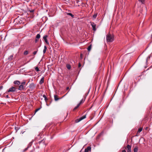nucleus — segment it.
Masks as SVG:
<instances>
[{
    "label": "nucleus",
    "instance_id": "obj_15",
    "mask_svg": "<svg viewBox=\"0 0 152 152\" xmlns=\"http://www.w3.org/2000/svg\"><path fill=\"white\" fill-rule=\"evenodd\" d=\"M81 65L80 63H79L78 64V68L77 69V70L79 71V72L81 70V68H80V67L81 66Z\"/></svg>",
    "mask_w": 152,
    "mask_h": 152
},
{
    "label": "nucleus",
    "instance_id": "obj_37",
    "mask_svg": "<svg viewBox=\"0 0 152 152\" xmlns=\"http://www.w3.org/2000/svg\"><path fill=\"white\" fill-rule=\"evenodd\" d=\"M138 1H140V2H142V3H143L144 1V0H138Z\"/></svg>",
    "mask_w": 152,
    "mask_h": 152
},
{
    "label": "nucleus",
    "instance_id": "obj_33",
    "mask_svg": "<svg viewBox=\"0 0 152 152\" xmlns=\"http://www.w3.org/2000/svg\"><path fill=\"white\" fill-rule=\"evenodd\" d=\"M34 10H28V11H29L30 12L32 13L34 12Z\"/></svg>",
    "mask_w": 152,
    "mask_h": 152
},
{
    "label": "nucleus",
    "instance_id": "obj_20",
    "mask_svg": "<svg viewBox=\"0 0 152 152\" xmlns=\"http://www.w3.org/2000/svg\"><path fill=\"white\" fill-rule=\"evenodd\" d=\"M34 141L33 140L32 141H31V142H30L29 143V144H28V146L27 147H28V148H29L31 146V145H32V142H33V141Z\"/></svg>",
    "mask_w": 152,
    "mask_h": 152
},
{
    "label": "nucleus",
    "instance_id": "obj_22",
    "mask_svg": "<svg viewBox=\"0 0 152 152\" xmlns=\"http://www.w3.org/2000/svg\"><path fill=\"white\" fill-rule=\"evenodd\" d=\"M43 97L44 98L45 100V101L46 102H47V101L48 100V99L47 98L46 96L45 95H43Z\"/></svg>",
    "mask_w": 152,
    "mask_h": 152
},
{
    "label": "nucleus",
    "instance_id": "obj_5",
    "mask_svg": "<svg viewBox=\"0 0 152 152\" xmlns=\"http://www.w3.org/2000/svg\"><path fill=\"white\" fill-rule=\"evenodd\" d=\"M90 23L91 24V25L92 26L93 30L94 31H95L96 30V24L93 22H90Z\"/></svg>",
    "mask_w": 152,
    "mask_h": 152
},
{
    "label": "nucleus",
    "instance_id": "obj_28",
    "mask_svg": "<svg viewBox=\"0 0 152 152\" xmlns=\"http://www.w3.org/2000/svg\"><path fill=\"white\" fill-rule=\"evenodd\" d=\"M28 54V51L27 50L24 51L23 54L24 55H26Z\"/></svg>",
    "mask_w": 152,
    "mask_h": 152
},
{
    "label": "nucleus",
    "instance_id": "obj_4",
    "mask_svg": "<svg viewBox=\"0 0 152 152\" xmlns=\"http://www.w3.org/2000/svg\"><path fill=\"white\" fill-rule=\"evenodd\" d=\"M16 88L12 86L7 91L8 92H14L16 91Z\"/></svg>",
    "mask_w": 152,
    "mask_h": 152
},
{
    "label": "nucleus",
    "instance_id": "obj_52",
    "mask_svg": "<svg viewBox=\"0 0 152 152\" xmlns=\"http://www.w3.org/2000/svg\"><path fill=\"white\" fill-rule=\"evenodd\" d=\"M53 137H51V139H52V138H53Z\"/></svg>",
    "mask_w": 152,
    "mask_h": 152
},
{
    "label": "nucleus",
    "instance_id": "obj_50",
    "mask_svg": "<svg viewBox=\"0 0 152 152\" xmlns=\"http://www.w3.org/2000/svg\"><path fill=\"white\" fill-rule=\"evenodd\" d=\"M80 152H83L82 151V150H81V151H80Z\"/></svg>",
    "mask_w": 152,
    "mask_h": 152
},
{
    "label": "nucleus",
    "instance_id": "obj_10",
    "mask_svg": "<svg viewBox=\"0 0 152 152\" xmlns=\"http://www.w3.org/2000/svg\"><path fill=\"white\" fill-rule=\"evenodd\" d=\"M45 139L43 138L42 140L38 142V143L39 144H40L41 143H42L44 145H45Z\"/></svg>",
    "mask_w": 152,
    "mask_h": 152
},
{
    "label": "nucleus",
    "instance_id": "obj_14",
    "mask_svg": "<svg viewBox=\"0 0 152 152\" xmlns=\"http://www.w3.org/2000/svg\"><path fill=\"white\" fill-rule=\"evenodd\" d=\"M138 150V148L137 146H136L134 149V152H137Z\"/></svg>",
    "mask_w": 152,
    "mask_h": 152
},
{
    "label": "nucleus",
    "instance_id": "obj_44",
    "mask_svg": "<svg viewBox=\"0 0 152 152\" xmlns=\"http://www.w3.org/2000/svg\"><path fill=\"white\" fill-rule=\"evenodd\" d=\"M103 133L102 132H101V133H100L99 135V136H100L101 135H102Z\"/></svg>",
    "mask_w": 152,
    "mask_h": 152
},
{
    "label": "nucleus",
    "instance_id": "obj_26",
    "mask_svg": "<svg viewBox=\"0 0 152 152\" xmlns=\"http://www.w3.org/2000/svg\"><path fill=\"white\" fill-rule=\"evenodd\" d=\"M91 48V45H90L87 48V49L88 51H90Z\"/></svg>",
    "mask_w": 152,
    "mask_h": 152
},
{
    "label": "nucleus",
    "instance_id": "obj_30",
    "mask_svg": "<svg viewBox=\"0 0 152 152\" xmlns=\"http://www.w3.org/2000/svg\"><path fill=\"white\" fill-rule=\"evenodd\" d=\"M81 121L80 118L79 119H77L75 120V122L76 123H77L80 122Z\"/></svg>",
    "mask_w": 152,
    "mask_h": 152
},
{
    "label": "nucleus",
    "instance_id": "obj_51",
    "mask_svg": "<svg viewBox=\"0 0 152 152\" xmlns=\"http://www.w3.org/2000/svg\"><path fill=\"white\" fill-rule=\"evenodd\" d=\"M151 38H152V33L151 35Z\"/></svg>",
    "mask_w": 152,
    "mask_h": 152
},
{
    "label": "nucleus",
    "instance_id": "obj_54",
    "mask_svg": "<svg viewBox=\"0 0 152 152\" xmlns=\"http://www.w3.org/2000/svg\"><path fill=\"white\" fill-rule=\"evenodd\" d=\"M151 67H152V65L151 66Z\"/></svg>",
    "mask_w": 152,
    "mask_h": 152
},
{
    "label": "nucleus",
    "instance_id": "obj_45",
    "mask_svg": "<svg viewBox=\"0 0 152 152\" xmlns=\"http://www.w3.org/2000/svg\"><path fill=\"white\" fill-rule=\"evenodd\" d=\"M13 57V56H12V55H11V56H10V58H11V59H12V58Z\"/></svg>",
    "mask_w": 152,
    "mask_h": 152
},
{
    "label": "nucleus",
    "instance_id": "obj_7",
    "mask_svg": "<svg viewBox=\"0 0 152 152\" xmlns=\"http://www.w3.org/2000/svg\"><path fill=\"white\" fill-rule=\"evenodd\" d=\"M48 37V36L47 35H44L43 37V39L44 40L45 42L46 43L47 45H49V43L47 39V37Z\"/></svg>",
    "mask_w": 152,
    "mask_h": 152
},
{
    "label": "nucleus",
    "instance_id": "obj_12",
    "mask_svg": "<svg viewBox=\"0 0 152 152\" xmlns=\"http://www.w3.org/2000/svg\"><path fill=\"white\" fill-rule=\"evenodd\" d=\"M54 100L55 101H58V100L60 99V98H59L58 97V96L57 95H54Z\"/></svg>",
    "mask_w": 152,
    "mask_h": 152
},
{
    "label": "nucleus",
    "instance_id": "obj_34",
    "mask_svg": "<svg viewBox=\"0 0 152 152\" xmlns=\"http://www.w3.org/2000/svg\"><path fill=\"white\" fill-rule=\"evenodd\" d=\"M19 129V128L18 127H15V129L17 132Z\"/></svg>",
    "mask_w": 152,
    "mask_h": 152
},
{
    "label": "nucleus",
    "instance_id": "obj_11",
    "mask_svg": "<svg viewBox=\"0 0 152 152\" xmlns=\"http://www.w3.org/2000/svg\"><path fill=\"white\" fill-rule=\"evenodd\" d=\"M13 83L15 85H19L20 84V82L19 80H15L14 81Z\"/></svg>",
    "mask_w": 152,
    "mask_h": 152
},
{
    "label": "nucleus",
    "instance_id": "obj_17",
    "mask_svg": "<svg viewBox=\"0 0 152 152\" xmlns=\"http://www.w3.org/2000/svg\"><path fill=\"white\" fill-rule=\"evenodd\" d=\"M85 99L83 100V99H82L80 101V103L78 104L80 106V105L83 103L85 101Z\"/></svg>",
    "mask_w": 152,
    "mask_h": 152
},
{
    "label": "nucleus",
    "instance_id": "obj_42",
    "mask_svg": "<svg viewBox=\"0 0 152 152\" xmlns=\"http://www.w3.org/2000/svg\"><path fill=\"white\" fill-rule=\"evenodd\" d=\"M82 56H83V54H82L81 53L80 55V57L81 59L82 58Z\"/></svg>",
    "mask_w": 152,
    "mask_h": 152
},
{
    "label": "nucleus",
    "instance_id": "obj_29",
    "mask_svg": "<svg viewBox=\"0 0 152 152\" xmlns=\"http://www.w3.org/2000/svg\"><path fill=\"white\" fill-rule=\"evenodd\" d=\"M40 37V35L39 34H38L36 36V38L39 39Z\"/></svg>",
    "mask_w": 152,
    "mask_h": 152
},
{
    "label": "nucleus",
    "instance_id": "obj_38",
    "mask_svg": "<svg viewBox=\"0 0 152 152\" xmlns=\"http://www.w3.org/2000/svg\"><path fill=\"white\" fill-rule=\"evenodd\" d=\"M28 148H29L28 147H27L26 148H25V149H24L23 151H26L28 149Z\"/></svg>",
    "mask_w": 152,
    "mask_h": 152
},
{
    "label": "nucleus",
    "instance_id": "obj_25",
    "mask_svg": "<svg viewBox=\"0 0 152 152\" xmlns=\"http://www.w3.org/2000/svg\"><path fill=\"white\" fill-rule=\"evenodd\" d=\"M66 67L67 68L69 69H70L71 68V66L69 64H67L66 65Z\"/></svg>",
    "mask_w": 152,
    "mask_h": 152
},
{
    "label": "nucleus",
    "instance_id": "obj_16",
    "mask_svg": "<svg viewBox=\"0 0 152 152\" xmlns=\"http://www.w3.org/2000/svg\"><path fill=\"white\" fill-rule=\"evenodd\" d=\"M47 49V47L45 45L44 47V49L43 50V53L44 54L45 53Z\"/></svg>",
    "mask_w": 152,
    "mask_h": 152
},
{
    "label": "nucleus",
    "instance_id": "obj_46",
    "mask_svg": "<svg viewBox=\"0 0 152 152\" xmlns=\"http://www.w3.org/2000/svg\"><path fill=\"white\" fill-rule=\"evenodd\" d=\"M69 87H67L66 88V90H68V89H69Z\"/></svg>",
    "mask_w": 152,
    "mask_h": 152
},
{
    "label": "nucleus",
    "instance_id": "obj_43",
    "mask_svg": "<svg viewBox=\"0 0 152 152\" xmlns=\"http://www.w3.org/2000/svg\"><path fill=\"white\" fill-rule=\"evenodd\" d=\"M3 86H0V90H1L2 88H3Z\"/></svg>",
    "mask_w": 152,
    "mask_h": 152
},
{
    "label": "nucleus",
    "instance_id": "obj_49",
    "mask_svg": "<svg viewBox=\"0 0 152 152\" xmlns=\"http://www.w3.org/2000/svg\"><path fill=\"white\" fill-rule=\"evenodd\" d=\"M33 58H31L30 59V60H31Z\"/></svg>",
    "mask_w": 152,
    "mask_h": 152
},
{
    "label": "nucleus",
    "instance_id": "obj_21",
    "mask_svg": "<svg viewBox=\"0 0 152 152\" xmlns=\"http://www.w3.org/2000/svg\"><path fill=\"white\" fill-rule=\"evenodd\" d=\"M142 128H140L138 130L137 132V134L139 133L140 132L142 131Z\"/></svg>",
    "mask_w": 152,
    "mask_h": 152
},
{
    "label": "nucleus",
    "instance_id": "obj_19",
    "mask_svg": "<svg viewBox=\"0 0 152 152\" xmlns=\"http://www.w3.org/2000/svg\"><path fill=\"white\" fill-rule=\"evenodd\" d=\"M34 141L33 140L32 141H31V142H30L29 143V144H28V146L27 147H28V148H29L31 146V145H32V142H33V141Z\"/></svg>",
    "mask_w": 152,
    "mask_h": 152
},
{
    "label": "nucleus",
    "instance_id": "obj_9",
    "mask_svg": "<svg viewBox=\"0 0 152 152\" xmlns=\"http://www.w3.org/2000/svg\"><path fill=\"white\" fill-rule=\"evenodd\" d=\"M91 148L90 146H88L85 149V152H90L91 151Z\"/></svg>",
    "mask_w": 152,
    "mask_h": 152
},
{
    "label": "nucleus",
    "instance_id": "obj_40",
    "mask_svg": "<svg viewBox=\"0 0 152 152\" xmlns=\"http://www.w3.org/2000/svg\"><path fill=\"white\" fill-rule=\"evenodd\" d=\"M150 56H148V57L147 58L146 60V62H147V61H148V58L150 59Z\"/></svg>",
    "mask_w": 152,
    "mask_h": 152
},
{
    "label": "nucleus",
    "instance_id": "obj_35",
    "mask_svg": "<svg viewBox=\"0 0 152 152\" xmlns=\"http://www.w3.org/2000/svg\"><path fill=\"white\" fill-rule=\"evenodd\" d=\"M29 152H36L35 148H33Z\"/></svg>",
    "mask_w": 152,
    "mask_h": 152
},
{
    "label": "nucleus",
    "instance_id": "obj_32",
    "mask_svg": "<svg viewBox=\"0 0 152 152\" xmlns=\"http://www.w3.org/2000/svg\"><path fill=\"white\" fill-rule=\"evenodd\" d=\"M38 51V49H37V50H36V51H34V52H33V54L34 55H36V54H37V52Z\"/></svg>",
    "mask_w": 152,
    "mask_h": 152
},
{
    "label": "nucleus",
    "instance_id": "obj_53",
    "mask_svg": "<svg viewBox=\"0 0 152 152\" xmlns=\"http://www.w3.org/2000/svg\"><path fill=\"white\" fill-rule=\"evenodd\" d=\"M47 105H48V106L49 105H48V104H47Z\"/></svg>",
    "mask_w": 152,
    "mask_h": 152
},
{
    "label": "nucleus",
    "instance_id": "obj_39",
    "mask_svg": "<svg viewBox=\"0 0 152 152\" xmlns=\"http://www.w3.org/2000/svg\"><path fill=\"white\" fill-rule=\"evenodd\" d=\"M38 39H35V42L36 43H37V42L38 41Z\"/></svg>",
    "mask_w": 152,
    "mask_h": 152
},
{
    "label": "nucleus",
    "instance_id": "obj_1",
    "mask_svg": "<svg viewBox=\"0 0 152 152\" xmlns=\"http://www.w3.org/2000/svg\"><path fill=\"white\" fill-rule=\"evenodd\" d=\"M114 39L113 35L109 33L106 35V40L107 42H113Z\"/></svg>",
    "mask_w": 152,
    "mask_h": 152
},
{
    "label": "nucleus",
    "instance_id": "obj_47",
    "mask_svg": "<svg viewBox=\"0 0 152 152\" xmlns=\"http://www.w3.org/2000/svg\"><path fill=\"white\" fill-rule=\"evenodd\" d=\"M122 152H126V151L124 150L122 151Z\"/></svg>",
    "mask_w": 152,
    "mask_h": 152
},
{
    "label": "nucleus",
    "instance_id": "obj_2",
    "mask_svg": "<svg viewBox=\"0 0 152 152\" xmlns=\"http://www.w3.org/2000/svg\"><path fill=\"white\" fill-rule=\"evenodd\" d=\"M20 85L19 86L18 89L20 91H22L24 89L26 88V82H23L20 83Z\"/></svg>",
    "mask_w": 152,
    "mask_h": 152
},
{
    "label": "nucleus",
    "instance_id": "obj_6",
    "mask_svg": "<svg viewBox=\"0 0 152 152\" xmlns=\"http://www.w3.org/2000/svg\"><path fill=\"white\" fill-rule=\"evenodd\" d=\"M36 87L35 85L33 83H32L29 86V88L32 90L34 89Z\"/></svg>",
    "mask_w": 152,
    "mask_h": 152
},
{
    "label": "nucleus",
    "instance_id": "obj_41",
    "mask_svg": "<svg viewBox=\"0 0 152 152\" xmlns=\"http://www.w3.org/2000/svg\"><path fill=\"white\" fill-rule=\"evenodd\" d=\"M5 97L7 98H10V97L9 96V95H7Z\"/></svg>",
    "mask_w": 152,
    "mask_h": 152
},
{
    "label": "nucleus",
    "instance_id": "obj_13",
    "mask_svg": "<svg viewBox=\"0 0 152 152\" xmlns=\"http://www.w3.org/2000/svg\"><path fill=\"white\" fill-rule=\"evenodd\" d=\"M44 77H43L40 80L39 83L40 84H41L43 83L44 82Z\"/></svg>",
    "mask_w": 152,
    "mask_h": 152
},
{
    "label": "nucleus",
    "instance_id": "obj_18",
    "mask_svg": "<svg viewBox=\"0 0 152 152\" xmlns=\"http://www.w3.org/2000/svg\"><path fill=\"white\" fill-rule=\"evenodd\" d=\"M66 14L67 15H70L72 18H74V15L70 13H67Z\"/></svg>",
    "mask_w": 152,
    "mask_h": 152
},
{
    "label": "nucleus",
    "instance_id": "obj_31",
    "mask_svg": "<svg viewBox=\"0 0 152 152\" xmlns=\"http://www.w3.org/2000/svg\"><path fill=\"white\" fill-rule=\"evenodd\" d=\"M35 69L37 72H38L40 71L38 67H35Z\"/></svg>",
    "mask_w": 152,
    "mask_h": 152
},
{
    "label": "nucleus",
    "instance_id": "obj_24",
    "mask_svg": "<svg viewBox=\"0 0 152 152\" xmlns=\"http://www.w3.org/2000/svg\"><path fill=\"white\" fill-rule=\"evenodd\" d=\"M86 115H84L83 116L81 117L80 118L81 121L83 119H84L86 118Z\"/></svg>",
    "mask_w": 152,
    "mask_h": 152
},
{
    "label": "nucleus",
    "instance_id": "obj_36",
    "mask_svg": "<svg viewBox=\"0 0 152 152\" xmlns=\"http://www.w3.org/2000/svg\"><path fill=\"white\" fill-rule=\"evenodd\" d=\"M41 107H40V108H39L37 109H36L35 110V113L37 112V111H38V110H39L40 109H41Z\"/></svg>",
    "mask_w": 152,
    "mask_h": 152
},
{
    "label": "nucleus",
    "instance_id": "obj_8",
    "mask_svg": "<svg viewBox=\"0 0 152 152\" xmlns=\"http://www.w3.org/2000/svg\"><path fill=\"white\" fill-rule=\"evenodd\" d=\"M131 146L128 144L126 147V150L127 152H131Z\"/></svg>",
    "mask_w": 152,
    "mask_h": 152
},
{
    "label": "nucleus",
    "instance_id": "obj_27",
    "mask_svg": "<svg viewBox=\"0 0 152 152\" xmlns=\"http://www.w3.org/2000/svg\"><path fill=\"white\" fill-rule=\"evenodd\" d=\"M80 106V105L78 104L73 109V111L77 109Z\"/></svg>",
    "mask_w": 152,
    "mask_h": 152
},
{
    "label": "nucleus",
    "instance_id": "obj_3",
    "mask_svg": "<svg viewBox=\"0 0 152 152\" xmlns=\"http://www.w3.org/2000/svg\"><path fill=\"white\" fill-rule=\"evenodd\" d=\"M38 0H33L31 4L33 5L36 6V7L38 6L39 5V2H38Z\"/></svg>",
    "mask_w": 152,
    "mask_h": 152
},
{
    "label": "nucleus",
    "instance_id": "obj_48",
    "mask_svg": "<svg viewBox=\"0 0 152 152\" xmlns=\"http://www.w3.org/2000/svg\"><path fill=\"white\" fill-rule=\"evenodd\" d=\"M30 60L29 61H27V63H28L29 62H30Z\"/></svg>",
    "mask_w": 152,
    "mask_h": 152
},
{
    "label": "nucleus",
    "instance_id": "obj_23",
    "mask_svg": "<svg viewBox=\"0 0 152 152\" xmlns=\"http://www.w3.org/2000/svg\"><path fill=\"white\" fill-rule=\"evenodd\" d=\"M97 13L94 14L93 16V18L94 19H96L97 16Z\"/></svg>",
    "mask_w": 152,
    "mask_h": 152
}]
</instances>
